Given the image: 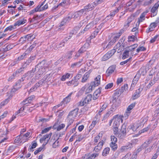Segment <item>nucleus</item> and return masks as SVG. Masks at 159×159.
<instances>
[{"mask_svg": "<svg viewBox=\"0 0 159 159\" xmlns=\"http://www.w3.org/2000/svg\"><path fill=\"white\" fill-rule=\"evenodd\" d=\"M101 76L98 75L94 79L93 82H91L90 85L85 90L86 93L91 92L94 89L95 87L98 86L100 83Z\"/></svg>", "mask_w": 159, "mask_h": 159, "instance_id": "obj_1", "label": "nucleus"}, {"mask_svg": "<svg viewBox=\"0 0 159 159\" xmlns=\"http://www.w3.org/2000/svg\"><path fill=\"white\" fill-rule=\"evenodd\" d=\"M45 63V61H42L41 62L38 64L35 67V70H34L33 69L31 71H33V72L34 73L35 71L37 69L38 70L37 73V74L39 75H42L43 73L46 71V69L47 68V67L46 66H44Z\"/></svg>", "mask_w": 159, "mask_h": 159, "instance_id": "obj_2", "label": "nucleus"}, {"mask_svg": "<svg viewBox=\"0 0 159 159\" xmlns=\"http://www.w3.org/2000/svg\"><path fill=\"white\" fill-rule=\"evenodd\" d=\"M138 141V139H134L131 141L132 143H128L126 145L122 146L121 148L122 151L123 152L130 150L133 147V144L137 142Z\"/></svg>", "mask_w": 159, "mask_h": 159, "instance_id": "obj_3", "label": "nucleus"}, {"mask_svg": "<svg viewBox=\"0 0 159 159\" xmlns=\"http://www.w3.org/2000/svg\"><path fill=\"white\" fill-rule=\"evenodd\" d=\"M95 3L93 2L89 4L88 5L85 6L84 9H82L81 10L83 11L84 13H85L86 12L92 10L94 7H96V5Z\"/></svg>", "mask_w": 159, "mask_h": 159, "instance_id": "obj_4", "label": "nucleus"}, {"mask_svg": "<svg viewBox=\"0 0 159 159\" xmlns=\"http://www.w3.org/2000/svg\"><path fill=\"white\" fill-rule=\"evenodd\" d=\"M113 120H114L113 124V127H118L120 124V121L122 120V119L120 116L117 115L113 117Z\"/></svg>", "mask_w": 159, "mask_h": 159, "instance_id": "obj_5", "label": "nucleus"}, {"mask_svg": "<svg viewBox=\"0 0 159 159\" xmlns=\"http://www.w3.org/2000/svg\"><path fill=\"white\" fill-rule=\"evenodd\" d=\"M138 46L137 44H134L133 45L127 47L129 50L130 51V54L132 56L136 55L137 54L136 50H135V48Z\"/></svg>", "mask_w": 159, "mask_h": 159, "instance_id": "obj_6", "label": "nucleus"}, {"mask_svg": "<svg viewBox=\"0 0 159 159\" xmlns=\"http://www.w3.org/2000/svg\"><path fill=\"white\" fill-rule=\"evenodd\" d=\"M159 6V1L157 2L153 7L151 10V16H154L157 14V9Z\"/></svg>", "mask_w": 159, "mask_h": 159, "instance_id": "obj_7", "label": "nucleus"}, {"mask_svg": "<svg viewBox=\"0 0 159 159\" xmlns=\"http://www.w3.org/2000/svg\"><path fill=\"white\" fill-rule=\"evenodd\" d=\"M78 109L76 108L70 111L68 116V118L70 119H74L78 114Z\"/></svg>", "mask_w": 159, "mask_h": 159, "instance_id": "obj_8", "label": "nucleus"}, {"mask_svg": "<svg viewBox=\"0 0 159 159\" xmlns=\"http://www.w3.org/2000/svg\"><path fill=\"white\" fill-rule=\"evenodd\" d=\"M151 67V66L148 65L145 67H141L139 71V73L141 75H144L147 73V72L149 70Z\"/></svg>", "mask_w": 159, "mask_h": 159, "instance_id": "obj_9", "label": "nucleus"}, {"mask_svg": "<svg viewBox=\"0 0 159 159\" xmlns=\"http://www.w3.org/2000/svg\"><path fill=\"white\" fill-rule=\"evenodd\" d=\"M120 36V35L114 36L113 39H112L111 41L108 43L106 47H107L108 48H110L116 42V41L118 40Z\"/></svg>", "mask_w": 159, "mask_h": 159, "instance_id": "obj_10", "label": "nucleus"}, {"mask_svg": "<svg viewBox=\"0 0 159 159\" xmlns=\"http://www.w3.org/2000/svg\"><path fill=\"white\" fill-rule=\"evenodd\" d=\"M104 143L103 141L102 140L94 148L93 151L95 152V153H99L98 152L102 149Z\"/></svg>", "mask_w": 159, "mask_h": 159, "instance_id": "obj_11", "label": "nucleus"}, {"mask_svg": "<svg viewBox=\"0 0 159 159\" xmlns=\"http://www.w3.org/2000/svg\"><path fill=\"white\" fill-rule=\"evenodd\" d=\"M99 153H94L92 154H88L84 155L86 159H94L99 155Z\"/></svg>", "mask_w": 159, "mask_h": 159, "instance_id": "obj_12", "label": "nucleus"}, {"mask_svg": "<svg viewBox=\"0 0 159 159\" xmlns=\"http://www.w3.org/2000/svg\"><path fill=\"white\" fill-rule=\"evenodd\" d=\"M101 88H99L94 93L93 95V99L95 100L97 99L99 96L101 92Z\"/></svg>", "mask_w": 159, "mask_h": 159, "instance_id": "obj_13", "label": "nucleus"}, {"mask_svg": "<svg viewBox=\"0 0 159 159\" xmlns=\"http://www.w3.org/2000/svg\"><path fill=\"white\" fill-rule=\"evenodd\" d=\"M52 135V133H50L49 134H46L42 138H41L40 139V142L41 143H42V142L44 141L45 142H47V141H49Z\"/></svg>", "mask_w": 159, "mask_h": 159, "instance_id": "obj_14", "label": "nucleus"}, {"mask_svg": "<svg viewBox=\"0 0 159 159\" xmlns=\"http://www.w3.org/2000/svg\"><path fill=\"white\" fill-rule=\"evenodd\" d=\"M28 103H30V102L28 100H27V98L26 99H25V100H24V101H23L22 102H21V103H20V104H22V105H23V107H21V108H20V111H24V110L25 109V107L24 105H26V104H27ZM22 113V112H21V111H20V116H23L24 115H25V113H24L22 114H21Z\"/></svg>", "mask_w": 159, "mask_h": 159, "instance_id": "obj_15", "label": "nucleus"}, {"mask_svg": "<svg viewBox=\"0 0 159 159\" xmlns=\"http://www.w3.org/2000/svg\"><path fill=\"white\" fill-rule=\"evenodd\" d=\"M67 84L68 86H77L79 84V82L76 79L74 78V79L70 81L67 82Z\"/></svg>", "mask_w": 159, "mask_h": 159, "instance_id": "obj_16", "label": "nucleus"}, {"mask_svg": "<svg viewBox=\"0 0 159 159\" xmlns=\"http://www.w3.org/2000/svg\"><path fill=\"white\" fill-rule=\"evenodd\" d=\"M83 12V11H82L81 9L78 11L74 12V13H72L73 17L74 19H75L79 17H80L84 13Z\"/></svg>", "mask_w": 159, "mask_h": 159, "instance_id": "obj_17", "label": "nucleus"}, {"mask_svg": "<svg viewBox=\"0 0 159 159\" xmlns=\"http://www.w3.org/2000/svg\"><path fill=\"white\" fill-rule=\"evenodd\" d=\"M48 8L47 3L45 4L42 7L40 4L35 9V10L37 11H40L44 10Z\"/></svg>", "mask_w": 159, "mask_h": 159, "instance_id": "obj_18", "label": "nucleus"}, {"mask_svg": "<svg viewBox=\"0 0 159 159\" xmlns=\"http://www.w3.org/2000/svg\"><path fill=\"white\" fill-rule=\"evenodd\" d=\"M116 67L115 66H112L109 67L107 70L106 73L107 76H109L112 73L114 72Z\"/></svg>", "mask_w": 159, "mask_h": 159, "instance_id": "obj_19", "label": "nucleus"}, {"mask_svg": "<svg viewBox=\"0 0 159 159\" xmlns=\"http://www.w3.org/2000/svg\"><path fill=\"white\" fill-rule=\"evenodd\" d=\"M47 77L44 76L43 79L39 80L38 82L36 83V85L39 87L44 85L47 82Z\"/></svg>", "mask_w": 159, "mask_h": 159, "instance_id": "obj_20", "label": "nucleus"}, {"mask_svg": "<svg viewBox=\"0 0 159 159\" xmlns=\"http://www.w3.org/2000/svg\"><path fill=\"white\" fill-rule=\"evenodd\" d=\"M91 72L90 70L86 72L83 75L82 80L81 82L82 83H84L87 81V80L89 76V75Z\"/></svg>", "mask_w": 159, "mask_h": 159, "instance_id": "obj_21", "label": "nucleus"}, {"mask_svg": "<svg viewBox=\"0 0 159 159\" xmlns=\"http://www.w3.org/2000/svg\"><path fill=\"white\" fill-rule=\"evenodd\" d=\"M130 52V51L127 48L125 50L123 53L122 59H125L129 57V56Z\"/></svg>", "mask_w": 159, "mask_h": 159, "instance_id": "obj_22", "label": "nucleus"}, {"mask_svg": "<svg viewBox=\"0 0 159 159\" xmlns=\"http://www.w3.org/2000/svg\"><path fill=\"white\" fill-rule=\"evenodd\" d=\"M122 7V5H120L116 10H113L109 15L110 16H111L110 18L114 17L115 14L119 11V10Z\"/></svg>", "mask_w": 159, "mask_h": 159, "instance_id": "obj_23", "label": "nucleus"}, {"mask_svg": "<svg viewBox=\"0 0 159 159\" xmlns=\"http://www.w3.org/2000/svg\"><path fill=\"white\" fill-rule=\"evenodd\" d=\"M140 88L139 89L138 91L136 90V91L134 93L132 98V100H135L139 97V94L140 93Z\"/></svg>", "mask_w": 159, "mask_h": 159, "instance_id": "obj_24", "label": "nucleus"}, {"mask_svg": "<svg viewBox=\"0 0 159 159\" xmlns=\"http://www.w3.org/2000/svg\"><path fill=\"white\" fill-rule=\"evenodd\" d=\"M19 71L18 70L16 71L15 73H14L12 75H11L8 79V81H11L13 80L15 76H19Z\"/></svg>", "mask_w": 159, "mask_h": 159, "instance_id": "obj_25", "label": "nucleus"}, {"mask_svg": "<svg viewBox=\"0 0 159 159\" xmlns=\"http://www.w3.org/2000/svg\"><path fill=\"white\" fill-rule=\"evenodd\" d=\"M139 79L138 78H136L135 77L133 79L131 85V88L130 89L131 90H132L133 89L135 84H137Z\"/></svg>", "mask_w": 159, "mask_h": 159, "instance_id": "obj_26", "label": "nucleus"}, {"mask_svg": "<svg viewBox=\"0 0 159 159\" xmlns=\"http://www.w3.org/2000/svg\"><path fill=\"white\" fill-rule=\"evenodd\" d=\"M128 87L127 84H125L123 86H122L121 89H119V92L118 93L121 94L124 92L125 91H126V90L128 89Z\"/></svg>", "mask_w": 159, "mask_h": 159, "instance_id": "obj_27", "label": "nucleus"}, {"mask_svg": "<svg viewBox=\"0 0 159 159\" xmlns=\"http://www.w3.org/2000/svg\"><path fill=\"white\" fill-rule=\"evenodd\" d=\"M132 21V18L130 17H129L124 25V27L125 29H127L129 26L130 24Z\"/></svg>", "mask_w": 159, "mask_h": 159, "instance_id": "obj_28", "label": "nucleus"}, {"mask_svg": "<svg viewBox=\"0 0 159 159\" xmlns=\"http://www.w3.org/2000/svg\"><path fill=\"white\" fill-rule=\"evenodd\" d=\"M118 127H114L113 129L114 131V134L117 137H120L121 135L120 133L118 131Z\"/></svg>", "mask_w": 159, "mask_h": 159, "instance_id": "obj_29", "label": "nucleus"}, {"mask_svg": "<svg viewBox=\"0 0 159 159\" xmlns=\"http://www.w3.org/2000/svg\"><path fill=\"white\" fill-rule=\"evenodd\" d=\"M121 134H120L121 136H124L125 135L126 132V126L125 125H123L121 127V129L120 130Z\"/></svg>", "mask_w": 159, "mask_h": 159, "instance_id": "obj_30", "label": "nucleus"}, {"mask_svg": "<svg viewBox=\"0 0 159 159\" xmlns=\"http://www.w3.org/2000/svg\"><path fill=\"white\" fill-rule=\"evenodd\" d=\"M110 148H109L107 147L105 148L102 152V155L103 156H106L108 155L109 152Z\"/></svg>", "mask_w": 159, "mask_h": 159, "instance_id": "obj_31", "label": "nucleus"}, {"mask_svg": "<svg viewBox=\"0 0 159 159\" xmlns=\"http://www.w3.org/2000/svg\"><path fill=\"white\" fill-rule=\"evenodd\" d=\"M20 85V83L18 81V82L16 83L15 85H14V88L13 89H11V92H16V90L19 89V86Z\"/></svg>", "mask_w": 159, "mask_h": 159, "instance_id": "obj_32", "label": "nucleus"}, {"mask_svg": "<svg viewBox=\"0 0 159 159\" xmlns=\"http://www.w3.org/2000/svg\"><path fill=\"white\" fill-rule=\"evenodd\" d=\"M151 143V140H147L146 141L143 143L141 145V146L142 148L144 149V148L147 147Z\"/></svg>", "mask_w": 159, "mask_h": 159, "instance_id": "obj_33", "label": "nucleus"}, {"mask_svg": "<svg viewBox=\"0 0 159 159\" xmlns=\"http://www.w3.org/2000/svg\"><path fill=\"white\" fill-rule=\"evenodd\" d=\"M114 109L113 108H111L110 111H109L104 116V119L105 118L106 119L109 116H110L112 114L113 112L114 111L113 110Z\"/></svg>", "mask_w": 159, "mask_h": 159, "instance_id": "obj_34", "label": "nucleus"}, {"mask_svg": "<svg viewBox=\"0 0 159 159\" xmlns=\"http://www.w3.org/2000/svg\"><path fill=\"white\" fill-rule=\"evenodd\" d=\"M77 27H75V28L72 31H71L69 34V35L68 37L70 39L72 36L73 35L77 33Z\"/></svg>", "mask_w": 159, "mask_h": 159, "instance_id": "obj_35", "label": "nucleus"}, {"mask_svg": "<svg viewBox=\"0 0 159 159\" xmlns=\"http://www.w3.org/2000/svg\"><path fill=\"white\" fill-rule=\"evenodd\" d=\"M71 75L69 73H67L66 75H63L61 78V80L62 81H64L66 79H68Z\"/></svg>", "mask_w": 159, "mask_h": 159, "instance_id": "obj_36", "label": "nucleus"}, {"mask_svg": "<svg viewBox=\"0 0 159 159\" xmlns=\"http://www.w3.org/2000/svg\"><path fill=\"white\" fill-rule=\"evenodd\" d=\"M72 93H70L67 97L64 99V102L66 103H67L70 102V98Z\"/></svg>", "mask_w": 159, "mask_h": 159, "instance_id": "obj_37", "label": "nucleus"}, {"mask_svg": "<svg viewBox=\"0 0 159 159\" xmlns=\"http://www.w3.org/2000/svg\"><path fill=\"white\" fill-rule=\"evenodd\" d=\"M158 23V21L157 20L155 22L152 23L149 26L153 30L157 26Z\"/></svg>", "mask_w": 159, "mask_h": 159, "instance_id": "obj_38", "label": "nucleus"}, {"mask_svg": "<svg viewBox=\"0 0 159 159\" xmlns=\"http://www.w3.org/2000/svg\"><path fill=\"white\" fill-rule=\"evenodd\" d=\"M37 145V144L36 143V142L35 141H34L32 143V146H29V149L30 150V151H33V149L34 148H35L36 146Z\"/></svg>", "mask_w": 159, "mask_h": 159, "instance_id": "obj_39", "label": "nucleus"}, {"mask_svg": "<svg viewBox=\"0 0 159 159\" xmlns=\"http://www.w3.org/2000/svg\"><path fill=\"white\" fill-rule=\"evenodd\" d=\"M138 33V32H136L135 33V36H129L128 37L129 41H134L135 40V36L137 37L136 34Z\"/></svg>", "mask_w": 159, "mask_h": 159, "instance_id": "obj_40", "label": "nucleus"}, {"mask_svg": "<svg viewBox=\"0 0 159 159\" xmlns=\"http://www.w3.org/2000/svg\"><path fill=\"white\" fill-rule=\"evenodd\" d=\"M145 13H142V14L141 15L140 17L138 18V22L139 23L142 22L143 20H144L145 19Z\"/></svg>", "mask_w": 159, "mask_h": 159, "instance_id": "obj_41", "label": "nucleus"}, {"mask_svg": "<svg viewBox=\"0 0 159 159\" xmlns=\"http://www.w3.org/2000/svg\"><path fill=\"white\" fill-rule=\"evenodd\" d=\"M154 1V0H145L143 3V5L144 6L149 5L151 4Z\"/></svg>", "mask_w": 159, "mask_h": 159, "instance_id": "obj_42", "label": "nucleus"}, {"mask_svg": "<svg viewBox=\"0 0 159 159\" xmlns=\"http://www.w3.org/2000/svg\"><path fill=\"white\" fill-rule=\"evenodd\" d=\"M77 139L76 140L75 142H80L84 138V135L81 134L77 135Z\"/></svg>", "mask_w": 159, "mask_h": 159, "instance_id": "obj_43", "label": "nucleus"}, {"mask_svg": "<svg viewBox=\"0 0 159 159\" xmlns=\"http://www.w3.org/2000/svg\"><path fill=\"white\" fill-rule=\"evenodd\" d=\"M30 134V133L29 132H27L25 134L23 135V137H22V135L20 134V137H21L22 138H24V139L25 140L23 142L22 141H20V143L22 142L23 143L25 142L27 140V138L28 137Z\"/></svg>", "mask_w": 159, "mask_h": 159, "instance_id": "obj_44", "label": "nucleus"}, {"mask_svg": "<svg viewBox=\"0 0 159 159\" xmlns=\"http://www.w3.org/2000/svg\"><path fill=\"white\" fill-rule=\"evenodd\" d=\"M110 146L111 148L112 149L114 150H116L117 148V145L116 143H113V142L111 143Z\"/></svg>", "mask_w": 159, "mask_h": 159, "instance_id": "obj_45", "label": "nucleus"}, {"mask_svg": "<svg viewBox=\"0 0 159 159\" xmlns=\"http://www.w3.org/2000/svg\"><path fill=\"white\" fill-rule=\"evenodd\" d=\"M159 35H157L152 38L150 41V43H153L156 41L158 40Z\"/></svg>", "mask_w": 159, "mask_h": 159, "instance_id": "obj_46", "label": "nucleus"}, {"mask_svg": "<svg viewBox=\"0 0 159 159\" xmlns=\"http://www.w3.org/2000/svg\"><path fill=\"white\" fill-rule=\"evenodd\" d=\"M88 104L87 102L84 99L81 100L80 102H79V106H82Z\"/></svg>", "mask_w": 159, "mask_h": 159, "instance_id": "obj_47", "label": "nucleus"}, {"mask_svg": "<svg viewBox=\"0 0 159 159\" xmlns=\"http://www.w3.org/2000/svg\"><path fill=\"white\" fill-rule=\"evenodd\" d=\"M98 122V121L97 120H93L92 121L91 125L89 127V129L90 130L92 129L94 127L97 123Z\"/></svg>", "mask_w": 159, "mask_h": 159, "instance_id": "obj_48", "label": "nucleus"}, {"mask_svg": "<svg viewBox=\"0 0 159 159\" xmlns=\"http://www.w3.org/2000/svg\"><path fill=\"white\" fill-rule=\"evenodd\" d=\"M88 22L87 19H85L80 22L79 24V26L80 27L83 25H85L86 23H88Z\"/></svg>", "mask_w": 159, "mask_h": 159, "instance_id": "obj_49", "label": "nucleus"}, {"mask_svg": "<svg viewBox=\"0 0 159 159\" xmlns=\"http://www.w3.org/2000/svg\"><path fill=\"white\" fill-rule=\"evenodd\" d=\"M156 68H154V69H152V70L150 71L149 75L148 76V78L149 79H152V76L155 73V70Z\"/></svg>", "mask_w": 159, "mask_h": 159, "instance_id": "obj_50", "label": "nucleus"}, {"mask_svg": "<svg viewBox=\"0 0 159 159\" xmlns=\"http://www.w3.org/2000/svg\"><path fill=\"white\" fill-rule=\"evenodd\" d=\"M92 96L91 94H88L86 98L84 99L86 101L89 103V102L91 100Z\"/></svg>", "mask_w": 159, "mask_h": 159, "instance_id": "obj_51", "label": "nucleus"}, {"mask_svg": "<svg viewBox=\"0 0 159 159\" xmlns=\"http://www.w3.org/2000/svg\"><path fill=\"white\" fill-rule=\"evenodd\" d=\"M7 139L8 138L7 137L1 140L0 141V147H2V145H5L6 144L4 142L6 141Z\"/></svg>", "mask_w": 159, "mask_h": 159, "instance_id": "obj_52", "label": "nucleus"}, {"mask_svg": "<svg viewBox=\"0 0 159 159\" xmlns=\"http://www.w3.org/2000/svg\"><path fill=\"white\" fill-rule=\"evenodd\" d=\"M128 127L129 129H132L133 131H136V129L138 128L137 126H134L132 124L130 125Z\"/></svg>", "mask_w": 159, "mask_h": 159, "instance_id": "obj_53", "label": "nucleus"}, {"mask_svg": "<svg viewBox=\"0 0 159 159\" xmlns=\"http://www.w3.org/2000/svg\"><path fill=\"white\" fill-rule=\"evenodd\" d=\"M111 57L108 53L102 57V60L103 61H105Z\"/></svg>", "mask_w": 159, "mask_h": 159, "instance_id": "obj_54", "label": "nucleus"}, {"mask_svg": "<svg viewBox=\"0 0 159 159\" xmlns=\"http://www.w3.org/2000/svg\"><path fill=\"white\" fill-rule=\"evenodd\" d=\"M72 18H73V15L72 13H70L69 16L64 18V19L66 20L67 22H69Z\"/></svg>", "mask_w": 159, "mask_h": 159, "instance_id": "obj_55", "label": "nucleus"}, {"mask_svg": "<svg viewBox=\"0 0 159 159\" xmlns=\"http://www.w3.org/2000/svg\"><path fill=\"white\" fill-rule=\"evenodd\" d=\"M159 155V148L157 149L156 153L153 156L151 159H156Z\"/></svg>", "mask_w": 159, "mask_h": 159, "instance_id": "obj_56", "label": "nucleus"}, {"mask_svg": "<svg viewBox=\"0 0 159 159\" xmlns=\"http://www.w3.org/2000/svg\"><path fill=\"white\" fill-rule=\"evenodd\" d=\"M67 118V121L68 120V125L66 127V129H67L68 127L73 123L74 120V119H70L68 117Z\"/></svg>", "mask_w": 159, "mask_h": 159, "instance_id": "obj_57", "label": "nucleus"}, {"mask_svg": "<svg viewBox=\"0 0 159 159\" xmlns=\"http://www.w3.org/2000/svg\"><path fill=\"white\" fill-rule=\"evenodd\" d=\"M107 107V105L106 104H104L102 106L99 111V115H100V113L102 112L103 110L106 109Z\"/></svg>", "mask_w": 159, "mask_h": 159, "instance_id": "obj_58", "label": "nucleus"}, {"mask_svg": "<svg viewBox=\"0 0 159 159\" xmlns=\"http://www.w3.org/2000/svg\"><path fill=\"white\" fill-rule=\"evenodd\" d=\"M9 98H8L1 102L0 103V106L1 107H2L6 104L9 101Z\"/></svg>", "mask_w": 159, "mask_h": 159, "instance_id": "obj_59", "label": "nucleus"}, {"mask_svg": "<svg viewBox=\"0 0 159 159\" xmlns=\"http://www.w3.org/2000/svg\"><path fill=\"white\" fill-rule=\"evenodd\" d=\"M146 50V48L143 46L140 47L136 49L137 54L140 51H144Z\"/></svg>", "mask_w": 159, "mask_h": 159, "instance_id": "obj_60", "label": "nucleus"}, {"mask_svg": "<svg viewBox=\"0 0 159 159\" xmlns=\"http://www.w3.org/2000/svg\"><path fill=\"white\" fill-rule=\"evenodd\" d=\"M135 106V103H132L130 105H129L128 107L127 110V111H129L131 110H132L133 107H134Z\"/></svg>", "mask_w": 159, "mask_h": 159, "instance_id": "obj_61", "label": "nucleus"}, {"mask_svg": "<svg viewBox=\"0 0 159 159\" xmlns=\"http://www.w3.org/2000/svg\"><path fill=\"white\" fill-rule=\"evenodd\" d=\"M20 25V20H18L16 23H15L14 25H13L14 29H16L17 27H19Z\"/></svg>", "mask_w": 159, "mask_h": 159, "instance_id": "obj_62", "label": "nucleus"}, {"mask_svg": "<svg viewBox=\"0 0 159 159\" xmlns=\"http://www.w3.org/2000/svg\"><path fill=\"white\" fill-rule=\"evenodd\" d=\"M154 147V144L152 145L151 147L147 148L145 151V153H147L150 152Z\"/></svg>", "mask_w": 159, "mask_h": 159, "instance_id": "obj_63", "label": "nucleus"}, {"mask_svg": "<svg viewBox=\"0 0 159 159\" xmlns=\"http://www.w3.org/2000/svg\"><path fill=\"white\" fill-rule=\"evenodd\" d=\"M113 85L114 84L113 83H109L105 87V89H111L113 86Z\"/></svg>", "mask_w": 159, "mask_h": 159, "instance_id": "obj_64", "label": "nucleus"}]
</instances>
